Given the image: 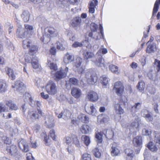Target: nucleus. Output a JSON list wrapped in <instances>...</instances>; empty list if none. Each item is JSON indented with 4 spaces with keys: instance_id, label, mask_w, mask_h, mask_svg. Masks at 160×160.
<instances>
[{
    "instance_id": "nucleus-1",
    "label": "nucleus",
    "mask_w": 160,
    "mask_h": 160,
    "mask_svg": "<svg viewBox=\"0 0 160 160\" xmlns=\"http://www.w3.org/2000/svg\"><path fill=\"white\" fill-rule=\"evenodd\" d=\"M46 89L47 92L49 94L53 95L57 92V88L56 85L53 82L49 81L46 86Z\"/></svg>"
},
{
    "instance_id": "nucleus-2",
    "label": "nucleus",
    "mask_w": 160,
    "mask_h": 160,
    "mask_svg": "<svg viewBox=\"0 0 160 160\" xmlns=\"http://www.w3.org/2000/svg\"><path fill=\"white\" fill-rule=\"evenodd\" d=\"M87 82L90 84H94L97 81L98 77L96 73L94 72H87L86 74Z\"/></svg>"
},
{
    "instance_id": "nucleus-3",
    "label": "nucleus",
    "mask_w": 160,
    "mask_h": 160,
    "mask_svg": "<svg viewBox=\"0 0 160 160\" xmlns=\"http://www.w3.org/2000/svg\"><path fill=\"white\" fill-rule=\"evenodd\" d=\"M68 71V68L66 67L64 70L61 69L57 71L54 74L55 80L56 81H58L64 78L66 76Z\"/></svg>"
},
{
    "instance_id": "nucleus-4",
    "label": "nucleus",
    "mask_w": 160,
    "mask_h": 160,
    "mask_svg": "<svg viewBox=\"0 0 160 160\" xmlns=\"http://www.w3.org/2000/svg\"><path fill=\"white\" fill-rule=\"evenodd\" d=\"M133 143L135 147H138V149L135 148V149L136 153L137 154L139 153L142 147V137L140 136H136L133 138Z\"/></svg>"
},
{
    "instance_id": "nucleus-5",
    "label": "nucleus",
    "mask_w": 160,
    "mask_h": 160,
    "mask_svg": "<svg viewBox=\"0 0 160 160\" xmlns=\"http://www.w3.org/2000/svg\"><path fill=\"white\" fill-rule=\"evenodd\" d=\"M113 89L118 96H121L124 90V87L122 83L120 82H115Z\"/></svg>"
},
{
    "instance_id": "nucleus-6",
    "label": "nucleus",
    "mask_w": 160,
    "mask_h": 160,
    "mask_svg": "<svg viewBox=\"0 0 160 160\" xmlns=\"http://www.w3.org/2000/svg\"><path fill=\"white\" fill-rule=\"evenodd\" d=\"M18 146L23 152H27L29 151V147L26 141L24 139H20L18 142Z\"/></svg>"
},
{
    "instance_id": "nucleus-7",
    "label": "nucleus",
    "mask_w": 160,
    "mask_h": 160,
    "mask_svg": "<svg viewBox=\"0 0 160 160\" xmlns=\"http://www.w3.org/2000/svg\"><path fill=\"white\" fill-rule=\"evenodd\" d=\"M87 98L90 101L94 102L98 99V95L95 92L91 91L88 92L87 95Z\"/></svg>"
},
{
    "instance_id": "nucleus-8",
    "label": "nucleus",
    "mask_w": 160,
    "mask_h": 160,
    "mask_svg": "<svg viewBox=\"0 0 160 160\" xmlns=\"http://www.w3.org/2000/svg\"><path fill=\"white\" fill-rule=\"evenodd\" d=\"M38 113L35 111H29L28 115V117L32 120H35L38 119L39 117V114L42 115V112L41 110L38 109H37Z\"/></svg>"
},
{
    "instance_id": "nucleus-9",
    "label": "nucleus",
    "mask_w": 160,
    "mask_h": 160,
    "mask_svg": "<svg viewBox=\"0 0 160 160\" xmlns=\"http://www.w3.org/2000/svg\"><path fill=\"white\" fill-rule=\"evenodd\" d=\"M55 114L58 118H62L64 119L70 118L71 115L70 112L68 110H64L59 114L56 112Z\"/></svg>"
},
{
    "instance_id": "nucleus-10",
    "label": "nucleus",
    "mask_w": 160,
    "mask_h": 160,
    "mask_svg": "<svg viewBox=\"0 0 160 160\" xmlns=\"http://www.w3.org/2000/svg\"><path fill=\"white\" fill-rule=\"evenodd\" d=\"M12 88H15L17 91L22 92L24 91L25 87L24 83L20 80L17 81L15 83V86H12Z\"/></svg>"
},
{
    "instance_id": "nucleus-11",
    "label": "nucleus",
    "mask_w": 160,
    "mask_h": 160,
    "mask_svg": "<svg viewBox=\"0 0 160 160\" xmlns=\"http://www.w3.org/2000/svg\"><path fill=\"white\" fill-rule=\"evenodd\" d=\"M81 21V19L80 17H76L72 19L71 25L75 29H77L80 26Z\"/></svg>"
},
{
    "instance_id": "nucleus-12",
    "label": "nucleus",
    "mask_w": 160,
    "mask_h": 160,
    "mask_svg": "<svg viewBox=\"0 0 160 160\" xmlns=\"http://www.w3.org/2000/svg\"><path fill=\"white\" fill-rule=\"evenodd\" d=\"M124 152L126 155L127 158L130 160H132L135 156L134 151L132 148H126Z\"/></svg>"
},
{
    "instance_id": "nucleus-13",
    "label": "nucleus",
    "mask_w": 160,
    "mask_h": 160,
    "mask_svg": "<svg viewBox=\"0 0 160 160\" xmlns=\"http://www.w3.org/2000/svg\"><path fill=\"white\" fill-rule=\"evenodd\" d=\"M45 120V123L47 127L51 128L54 126V119L52 116H47Z\"/></svg>"
},
{
    "instance_id": "nucleus-14",
    "label": "nucleus",
    "mask_w": 160,
    "mask_h": 160,
    "mask_svg": "<svg viewBox=\"0 0 160 160\" xmlns=\"http://www.w3.org/2000/svg\"><path fill=\"white\" fill-rule=\"evenodd\" d=\"M74 56L72 54L67 52L65 54L64 58V62L67 64L71 62L74 61Z\"/></svg>"
},
{
    "instance_id": "nucleus-15",
    "label": "nucleus",
    "mask_w": 160,
    "mask_h": 160,
    "mask_svg": "<svg viewBox=\"0 0 160 160\" xmlns=\"http://www.w3.org/2000/svg\"><path fill=\"white\" fill-rule=\"evenodd\" d=\"M71 94L76 98H78L81 95V91L80 89L76 88H74L71 90Z\"/></svg>"
},
{
    "instance_id": "nucleus-16",
    "label": "nucleus",
    "mask_w": 160,
    "mask_h": 160,
    "mask_svg": "<svg viewBox=\"0 0 160 160\" xmlns=\"http://www.w3.org/2000/svg\"><path fill=\"white\" fill-rule=\"evenodd\" d=\"M25 31L24 28L21 25H19L18 26L16 34L18 36L21 38H22L24 37Z\"/></svg>"
},
{
    "instance_id": "nucleus-17",
    "label": "nucleus",
    "mask_w": 160,
    "mask_h": 160,
    "mask_svg": "<svg viewBox=\"0 0 160 160\" xmlns=\"http://www.w3.org/2000/svg\"><path fill=\"white\" fill-rule=\"evenodd\" d=\"M48 32L49 34L50 37H57L58 35L57 31L54 28L50 27L48 28Z\"/></svg>"
},
{
    "instance_id": "nucleus-18",
    "label": "nucleus",
    "mask_w": 160,
    "mask_h": 160,
    "mask_svg": "<svg viewBox=\"0 0 160 160\" xmlns=\"http://www.w3.org/2000/svg\"><path fill=\"white\" fill-rule=\"evenodd\" d=\"M8 87L6 82L3 80H0V92H5L7 89Z\"/></svg>"
},
{
    "instance_id": "nucleus-19",
    "label": "nucleus",
    "mask_w": 160,
    "mask_h": 160,
    "mask_svg": "<svg viewBox=\"0 0 160 160\" xmlns=\"http://www.w3.org/2000/svg\"><path fill=\"white\" fill-rule=\"evenodd\" d=\"M47 65L52 70L51 74H54L53 73V71H56L58 69V68L56 64L51 62V61L49 59H48L47 63Z\"/></svg>"
},
{
    "instance_id": "nucleus-20",
    "label": "nucleus",
    "mask_w": 160,
    "mask_h": 160,
    "mask_svg": "<svg viewBox=\"0 0 160 160\" xmlns=\"http://www.w3.org/2000/svg\"><path fill=\"white\" fill-rule=\"evenodd\" d=\"M100 80L103 88H107L108 87L109 81V79L108 78L105 77H102L100 78Z\"/></svg>"
},
{
    "instance_id": "nucleus-21",
    "label": "nucleus",
    "mask_w": 160,
    "mask_h": 160,
    "mask_svg": "<svg viewBox=\"0 0 160 160\" xmlns=\"http://www.w3.org/2000/svg\"><path fill=\"white\" fill-rule=\"evenodd\" d=\"M6 105L9 107V108L12 110L16 111L18 109V106L15 103H13L11 100L6 101Z\"/></svg>"
},
{
    "instance_id": "nucleus-22",
    "label": "nucleus",
    "mask_w": 160,
    "mask_h": 160,
    "mask_svg": "<svg viewBox=\"0 0 160 160\" xmlns=\"http://www.w3.org/2000/svg\"><path fill=\"white\" fill-rule=\"evenodd\" d=\"M7 150L8 152L12 155L16 156L18 154V150L17 147L15 145H12Z\"/></svg>"
},
{
    "instance_id": "nucleus-23",
    "label": "nucleus",
    "mask_w": 160,
    "mask_h": 160,
    "mask_svg": "<svg viewBox=\"0 0 160 160\" xmlns=\"http://www.w3.org/2000/svg\"><path fill=\"white\" fill-rule=\"evenodd\" d=\"M21 16L23 21L25 22H27L29 19L30 14L28 11L26 10L24 11Z\"/></svg>"
},
{
    "instance_id": "nucleus-24",
    "label": "nucleus",
    "mask_w": 160,
    "mask_h": 160,
    "mask_svg": "<svg viewBox=\"0 0 160 160\" xmlns=\"http://www.w3.org/2000/svg\"><path fill=\"white\" fill-rule=\"evenodd\" d=\"M156 50V44L153 43L148 45L147 48L146 52L148 53H153Z\"/></svg>"
},
{
    "instance_id": "nucleus-25",
    "label": "nucleus",
    "mask_w": 160,
    "mask_h": 160,
    "mask_svg": "<svg viewBox=\"0 0 160 160\" xmlns=\"http://www.w3.org/2000/svg\"><path fill=\"white\" fill-rule=\"evenodd\" d=\"M111 150L112 155L113 156H118L120 154V150L114 145L112 146Z\"/></svg>"
},
{
    "instance_id": "nucleus-26",
    "label": "nucleus",
    "mask_w": 160,
    "mask_h": 160,
    "mask_svg": "<svg viewBox=\"0 0 160 160\" xmlns=\"http://www.w3.org/2000/svg\"><path fill=\"white\" fill-rule=\"evenodd\" d=\"M5 69L6 73L8 75L9 77L11 78L12 80H14L15 79L16 76L13 70L8 67H6Z\"/></svg>"
},
{
    "instance_id": "nucleus-27",
    "label": "nucleus",
    "mask_w": 160,
    "mask_h": 160,
    "mask_svg": "<svg viewBox=\"0 0 160 160\" xmlns=\"http://www.w3.org/2000/svg\"><path fill=\"white\" fill-rule=\"evenodd\" d=\"M140 122V118L137 117L135 118V120L132 121L131 124L132 127L136 128L137 129H139V123Z\"/></svg>"
},
{
    "instance_id": "nucleus-28",
    "label": "nucleus",
    "mask_w": 160,
    "mask_h": 160,
    "mask_svg": "<svg viewBox=\"0 0 160 160\" xmlns=\"http://www.w3.org/2000/svg\"><path fill=\"white\" fill-rule=\"evenodd\" d=\"M104 60L102 57L99 58L98 60L94 62L95 64L98 67H102L105 66Z\"/></svg>"
},
{
    "instance_id": "nucleus-29",
    "label": "nucleus",
    "mask_w": 160,
    "mask_h": 160,
    "mask_svg": "<svg viewBox=\"0 0 160 160\" xmlns=\"http://www.w3.org/2000/svg\"><path fill=\"white\" fill-rule=\"evenodd\" d=\"M114 109L116 112L119 114H122L124 112V110L122 108L120 104L117 103L114 105Z\"/></svg>"
},
{
    "instance_id": "nucleus-30",
    "label": "nucleus",
    "mask_w": 160,
    "mask_h": 160,
    "mask_svg": "<svg viewBox=\"0 0 160 160\" xmlns=\"http://www.w3.org/2000/svg\"><path fill=\"white\" fill-rule=\"evenodd\" d=\"M78 118L80 121L84 123H87L89 122V118L85 114H80Z\"/></svg>"
},
{
    "instance_id": "nucleus-31",
    "label": "nucleus",
    "mask_w": 160,
    "mask_h": 160,
    "mask_svg": "<svg viewBox=\"0 0 160 160\" xmlns=\"http://www.w3.org/2000/svg\"><path fill=\"white\" fill-rule=\"evenodd\" d=\"M83 56L85 59H88L94 58L95 56L94 53L85 50L83 52Z\"/></svg>"
},
{
    "instance_id": "nucleus-32",
    "label": "nucleus",
    "mask_w": 160,
    "mask_h": 160,
    "mask_svg": "<svg viewBox=\"0 0 160 160\" xmlns=\"http://www.w3.org/2000/svg\"><path fill=\"white\" fill-rule=\"evenodd\" d=\"M32 67L34 69H37L38 68L39 64L38 63V58L36 56L32 57Z\"/></svg>"
},
{
    "instance_id": "nucleus-33",
    "label": "nucleus",
    "mask_w": 160,
    "mask_h": 160,
    "mask_svg": "<svg viewBox=\"0 0 160 160\" xmlns=\"http://www.w3.org/2000/svg\"><path fill=\"white\" fill-rule=\"evenodd\" d=\"M86 112L89 114L94 115L95 114L96 110L93 104L91 105L90 108L86 109Z\"/></svg>"
},
{
    "instance_id": "nucleus-34",
    "label": "nucleus",
    "mask_w": 160,
    "mask_h": 160,
    "mask_svg": "<svg viewBox=\"0 0 160 160\" xmlns=\"http://www.w3.org/2000/svg\"><path fill=\"white\" fill-rule=\"evenodd\" d=\"M160 5V1L158 2V1H156L154 5V8L153 10V12L152 17L156 14L157 12L158 11L159 6Z\"/></svg>"
},
{
    "instance_id": "nucleus-35",
    "label": "nucleus",
    "mask_w": 160,
    "mask_h": 160,
    "mask_svg": "<svg viewBox=\"0 0 160 160\" xmlns=\"http://www.w3.org/2000/svg\"><path fill=\"white\" fill-rule=\"evenodd\" d=\"M80 129L82 133L87 134L89 131L90 127L88 125L84 124L81 126Z\"/></svg>"
},
{
    "instance_id": "nucleus-36",
    "label": "nucleus",
    "mask_w": 160,
    "mask_h": 160,
    "mask_svg": "<svg viewBox=\"0 0 160 160\" xmlns=\"http://www.w3.org/2000/svg\"><path fill=\"white\" fill-rule=\"evenodd\" d=\"M145 88V83L142 81L139 82L137 86V89L140 92H142L144 90Z\"/></svg>"
},
{
    "instance_id": "nucleus-37",
    "label": "nucleus",
    "mask_w": 160,
    "mask_h": 160,
    "mask_svg": "<svg viewBox=\"0 0 160 160\" xmlns=\"http://www.w3.org/2000/svg\"><path fill=\"white\" fill-rule=\"evenodd\" d=\"M81 139L83 141L85 144L88 146L90 142V138L89 137L86 135H83L81 137Z\"/></svg>"
},
{
    "instance_id": "nucleus-38",
    "label": "nucleus",
    "mask_w": 160,
    "mask_h": 160,
    "mask_svg": "<svg viewBox=\"0 0 160 160\" xmlns=\"http://www.w3.org/2000/svg\"><path fill=\"white\" fill-rule=\"evenodd\" d=\"M26 97H28V98L30 101V105L33 107H34L36 106L35 104V101H34L33 99L31 97V95L29 93H26L24 96V98H25Z\"/></svg>"
},
{
    "instance_id": "nucleus-39",
    "label": "nucleus",
    "mask_w": 160,
    "mask_h": 160,
    "mask_svg": "<svg viewBox=\"0 0 160 160\" xmlns=\"http://www.w3.org/2000/svg\"><path fill=\"white\" fill-rule=\"evenodd\" d=\"M141 106V103L140 102L136 103L134 106L132 107L131 112L134 113L137 112V110L139 109Z\"/></svg>"
},
{
    "instance_id": "nucleus-40",
    "label": "nucleus",
    "mask_w": 160,
    "mask_h": 160,
    "mask_svg": "<svg viewBox=\"0 0 160 160\" xmlns=\"http://www.w3.org/2000/svg\"><path fill=\"white\" fill-rule=\"evenodd\" d=\"M38 50V48L37 46H32L30 48L29 53L31 55H33L35 53L37 52Z\"/></svg>"
},
{
    "instance_id": "nucleus-41",
    "label": "nucleus",
    "mask_w": 160,
    "mask_h": 160,
    "mask_svg": "<svg viewBox=\"0 0 160 160\" xmlns=\"http://www.w3.org/2000/svg\"><path fill=\"white\" fill-rule=\"evenodd\" d=\"M148 147L152 152H155L158 150V148L152 142H150L148 145Z\"/></svg>"
},
{
    "instance_id": "nucleus-42",
    "label": "nucleus",
    "mask_w": 160,
    "mask_h": 160,
    "mask_svg": "<svg viewBox=\"0 0 160 160\" xmlns=\"http://www.w3.org/2000/svg\"><path fill=\"white\" fill-rule=\"evenodd\" d=\"M109 68L110 70L112 72L115 74H118V68L117 66L112 64H111L109 65Z\"/></svg>"
},
{
    "instance_id": "nucleus-43",
    "label": "nucleus",
    "mask_w": 160,
    "mask_h": 160,
    "mask_svg": "<svg viewBox=\"0 0 160 160\" xmlns=\"http://www.w3.org/2000/svg\"><path fill=\"white\" fill-rule=\"evenodd\" d=\"M40 40L44 43H48V42L50 40V35H48L47 36L42 35V36L40 38Z\"/></svg>"
},
{
    "instance_id": "nucleus-44",
    "label": "nucleus",
    "mask_w": 160,
    "mask_h": 160,
    "mask_svg": "<svg viewBox=\"0 0 160 160\" xmlns=\"http://www.w3.org/2000/svg\"><path fill=\"white\" fill-rule=\"evenodd\" d=\"M31 43V41L28 39H26L23 41L22 45L24 49L28 48Z\"/></svg>"
},
{
    "instance_id": "nucleus-45",
    "label": "nucleus",
    "mask_w": 160,
    "mask_h": 160,
    "mask_svg": "<svg viewBox=\"0 0 160 160\" xmlns=\"http://www.w3.org/2000/svg\"><path fill=\"white\" fill-rule=\"evenodd\" d=\"M57 48L61 50H64L65 49V45L64 42H61L60 43L59 42H57Z\"/></svg>"
},
{
    "instance_id": "nucleus-46",
    "label": "nucleus",
    "mask_w": 160,
    "mask_h": 160,
    "mask_svg": "<svg viewBox=\"0 0 160 160\" xmlns=\"http://www.w3.org/2000/svg\"><path fill=\"white\" fill-rule=\"evenodd\" d=\"M8 112V108L5 106L2 102H0V113L3 112Z\"/></svg>"
},
{
    "instance_id": "nucleus-47",
    "label": "nucleus",
    "mask_w": 160,
    "mask_h": 160,
    "mask_svg": "<svg viewBox=\"0 0 160 160\" xmlns=\"http://www.w3.org/2000/svg\"><path fill=\"white\" fill-rule=\"evenodd\" d=\"M69 82L71 85H73L75 86H77L78 84V80L74 78H70Z\"/></svg>"
},
{
    "instance_id": "nucleus-48",
    "label": "nucleus",
    "mask_w": 160,
    "mask_h": 160,
    "mask_svg": "<svg viewBox=\"0 0 160 160\" xmlns=\"http://www.w3.org/2000/svg\"><path fill=\"white\" fill-rule=\"evenodd\" d=\"M93 153L95 156L97 158L100 157L101 154L99 151V149L98 148H96L93 149Z\"/></svg>"
},
{
    "instance_id": "nucleus-49",
    "label": "nucleus",
    "mask_w": 160,
    "mask_h": 160,
    "mask_svg": "<svg viewBox=\"0 0 160 160\" xmlns=\"http://www.w3.org/2000/svg\"><path fill=\"white\" fill-rule=\"evenodd\" d=\"M151 133V131L149 129L144 128L142 130V134L145 136H148Z\"/></svg>"
},
{
    "instance_id": "nucleus-50",
    "label": "nucleus",
    "mask_w": 160,
    "mask_h": 160,
    "mask_svg": "<svg viewBox=\"0 0 160 160\" xmlns=\"http://www.w3.org/2000/svg\"><path fill=\"white\" fill-rule=\"evenodd\" d=\"M73 143L76 145L77 147H80V144L77 137L74 136L73 137Z\"/></svg>"
},
{
    "instance_id": "nucleus-51",
    "label": "nucleus",
    "mask_w": 160,
    "mask_h": 160,
    "mask_svg": "<svg viewBox=\"0 0 160 160\" xmlns=\"http://www.w3.org/2000/svg\"><path fill=\"white\" fill-rule=\"evenodd\" d=\"M82 160H92L91 155L88 153H85L82 156Z\"/></svg>"
},
{
    "instance_id": "nucleus-52",
    "label": "nucleus",
    "mask_w": 160,
    "mask_h": 160,
    "mask_svg": "<svg viewBox=\"0 0 160 160\" xmlns=\"http://www.w3.org/2000/svg\"><path fill=\"white\" fill-rule=\"evenodd\" d=\"M76 61L75 62V65L77 68L79 67L81 65L82 62V59L80 58H77L76 59Z\"/></svg>"
},
{
    "instance_id": "nucleus-53",
    "label": "nucleus",
    "mask_w": 160,
    "mask_h": 160,
    "mask_svg": "<svg viewBox=\"0 0 160 160\" xmlns=\"http://www.w3.org/2000/svg\"><path fill=\"white\" fill-rule=\"evenodd\" d=\"M49 137L52 138L53 140H55L56 139V136L55 135V131L54 130H51L49 133L48 135Z\"/></svg>"
},
{
    "instance_id": "nucleus-54",
    "label": "nucleus",
    "mask_w": 160,
    "mask_h": 160,
    "mask_svg": "<svg viewBox=\"0 0 160 160\" xmlns=\"http://www.w3.org/2000/svg\"><path fill=\"white\" fill-rule=\"evenodd\" d=\"M91 29L92 32H95L97 31L98 28L97 25L94 23H92L91 24Z\"/></svg>"
},
{
    "instance_id": "nucleus-55",
    "label": "nucleus",
    "mask_w": 160,
    "mask_h": 160,
    "mask_svg": "<svg viewBox=\"0 0 160 160\" xmlns=\"http://www.w3.org/2000/svg\"><path fill=\"white\" fill-rule=\"evenodd\" d=\"M102 134L101 132L96 133V138L98 140V142H101L102 141Z\"/></svg>"
},
{
    "instance_id": "nucleus-56",
    "label": "nucleus",
    "mask_w": 160,
    "mask_h": 160,
    "mask_svg": "<svg viewBox=\"0 0 160 160\" xmlns=\"http://www.w3.org/2000/svg\"><path fill=\"white\" fill-rule=\"evenodd\" d=\"M82 46V43L79 42L78 41L75 42L72 45V47L73 48H76L78 47H81Z\"/></svg>"
},
{
    "instance_id": "nucleus-57",
    "label": "nucleus",
    "mask_w": 160,
    "mask_h": 160,
    "mask_svg": "<svg viewBox=\"0 0 160 160\" xmlns=\"http://www.w3.org/2000/svg\"><path fill=\"white\" fill-rule=\"evenodd\" d=\"M146 120L148 122H150L152 121L153 118L151 114V113L150 112L145 117Z\"/></svg>"
},
{
    "instance_id": "nucleus-58",
    "label": "nucleus",
    "mask_w": 160,
    "mask_h": 160,
    "mask_svg": "<svg viewBox=\"0 0 160 160\" xmlns=\"http://www.w3.org/2000/svg\"><path fill=\"white\" fill-rule=\"evenodd\" d=\"M2 140L5 143L9 144L10 142V140L9 138L6 136H3L2 138Z\"/></svg>"
},
{
    "instance_id": "nucleus-59",
    "label": "nucleus",
    "mask_w": 160,
    "mask_h": 160,
    "mask_svg": "<svg viewBox=\"0 0 160 160\" xmlns=\"http://www.w3.org/2000/svg\"><path fill=\"white\" fill-rule=\"evenodd\" d=\"M98 4V1L97 0H93L91 2L89 5V7H91L95 8Z\"/></svg>"
},
{
    "instance_id": "nucleus-60",
    "label": "nucleus",
    "mask_w": 160,
    "mask_h": 160,
    "mask_svg": "<svg viewBox=\"0 0 160 160\" xmlns=\"http://www.w3.org/2000/svg\"><path fill=\"white\" fill-rule=\"evenodd\" d=\"M40 128V125L38 124H35L33 127L34 132L35 133H38L39 131Z\"/></svg>"
},
{
    "instance_id": "nucleus-61",
    "label": "nucleus",
    "mask_w": 160,
    "mask_h": 160,
    "mask_svg": "<svg viewBox=\"0 0 160 160\" xmlns=\"http://www.w3.org/2000/svg\"><path fill=\"white\" fill-rule=\"evenodd\" d=\"M150 112L146 109H143L141 112L142 116L145 117Z\"/></svg>"
},
{
    "instance_id": "nucleus-62",
    "label": "nucleus",
    "mask_w": 160,
    "mask_h": 160,
    "mask_svg": "<svg viewBox=\"0 0 160 160\" xmlns=\"http://www.w3.org/2000/svg\"><path fill=\"white\" fill-rule=\"evenodd\" d=\"M154 63L155 65H157V69L158 72L160 70V61L155 59Z\"/></svg>"
},
{
    "instance_id": "nucleus-63",
    "label": "nucleus",
    "mask_w": 160,
    "mask_h": 160,
    "mask_svg": "<svg viewBox=\"0 0 160 160\" xmlns=\"http://www.w3.org/2000/svg\"><path fill=\"white\" fill-rule=\"evenodd\" d=\"M2 117L5 119L10 118H12V115L10 113H8V114L6 113H3Z\"/></svg>"
},
{
    "instance_id": "nucleus-64",
    "label": "nucleus",
    "mask_w": 160,
    "mask_h": 160,
    "mask_svg": "<svg viewBox=\"0 0 160 160\" xmlns=\"http://www.w3.org/2000/svg\"><path fill=\"white\" fill-rule=\"evenodd\" d=\"M65 142L67 144H69L71 142L72 139L69 137H67L65 138Z\"/></svg>"
}]
</instances>
